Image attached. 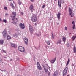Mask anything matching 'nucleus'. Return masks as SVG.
Masks as SVG:
<instances>
[{
  "label": "nucleus",
  "mask_w": 76,
  "mask_h": 76,
  "mask_svg": "<svg viewBox=\"0 0 76 76\" xmlns=\"http://www.w3.org/2000/svg\"><path fill=\"white\" fill-rule=\"evenodd\" d=\"M31 20L32 22H37V18L36 15L35 14L33 15L31 18Z\"/></svg>",
  "instance_id": "f257e3e1"
},
{
  "label": "nucleus",
  "mask_w": 76,
  "mask_h": 76,
  "mask_svg": "<svg viewBox=\"0 0 76 76\" xmlns=\"http://www.w3.org/2000/svg\"><path fill=\"white\" fill-rule=\"evenodd\" d=\"M69 70V68H68L67 67H66L64 69L63 72V76H66V73H67V70Z\"/></svg>",
  "instance_id": "f03ea898"
},
{
  "label": "nucleus",
  "mask_w": 76,
  "mask_h": 76,
  "mask_svg": "<svg viewBox=\"0 0 76 76\" xmlns=\"http://www.w3.org/2000/svg\"><path fill=\"white\" fill-rule=\"evenodd\" d=\"M58 5L59 7H61V3H64V0H58Z\"/></svg>",
  "instance_id": "7ed1b4c3"
},
{
  "label": "nucleus",
  "mask_w": 76,
  "mask_h": 76,
  "mask_svg": "<svg viewBox=\"0 0 76 76\" xmlns=\"http://www.w3.org/2000/svg\"><path fill=\"white\" fill-rule=\"evenodd\" d=\"M2 34L3 35V36L5 38L7 36V32L6 29H5L4 30V31L2 32Z\"/></svg>",
  "instance_id": "20e7f679"
},
{
  "label": "nucleus",
  "mask_w": 76,
  "mask_h": 76,
  "mask_svg": "<svg viewBox=\"0 0 76 76\" xmlns=\"http://www.w3.org/2000/svg\"><path fill=\"white\" fill-rule=\"evenodd\" d=\"M18 50L21 51V52H22L23 53L25 51V48H23V47L21 46H19L18 48Z\"/></svg>",
  "instance_id": "39448f33"
},
{
  "label": "nucleus",
  "mask_w": 76,
  "mask_h": 76,
  "mask_svg": "<svg viewBox=\"0 0 76 76\" xmlns=\"http://www.w3.org/2000/svg\"><path fill=\"white\" fill-rule=\"evenodd\" d=\"M29 31H30L31 33H32L34 32L33 27L31 25H29Z\"/></svg>",
  "instance_id": "423d86ee"
},
{
  "label": "nucleus",
  "mask_w": 76,
  "mask_h": 76,
  "mask_svg": "<svg viewBox=\"0 0 76 76\" xmlns=\"http://www.w3.org/2000/svg\"><path fill=\"white\" fill-rule=\"evenodd\" d=\"M19 26L21 28V29H24L25 27V24H22V23H20L19 24Z\"/></svg>",
  "instance_id": "0eeeda50"
},
{
  "label": "nucleus",
  "mask_w": 76,
  "mask_h": 76,
  "mask_svg": "<svg viewBox=\"0 0 76 76\" xmlns=\"http://www.w3.org/2000/svg\"><path fill=\"white\" fill-rule=\"evenodd\" d=\"M24 41L26 44L28 45V39L26 38H25L24 39Z\"/></svg>",
  "instance_id": "6e6552de"
},
{
  "label": "nucleus",
  "mask_w": 76,
  "mask_h": 76,
  "mask_svg": "<svg viewBox=\"0 0 76 76\" xmlns=\"http://www.w3.org/2000/svg\"><path fill=\"white\" fill-rule=\"evenodd\" d=\"M72 24H73V26L72 27V28L74 29H75V21H73L72 22Z\"/></svg>",
  "instance_id": "1a4fd4ad"
},
{
  "label": "nucleus",
  "mask_w": 76,
  "mask_h": 76,
  "mask_svg": "<svg viewBox=\"0 0 76 76\" xmlns=\"http://www.w3.org/2000/svg\"><path fill=\"white\" fill-rule=\"evenodd\" d=\"M29 9L30 10H32L33 9H34V5L33 4H31V5L30 6Z\"/></svg>",
  "instance_id": "9d476101"
},
{
  "label": "nucleus",
  "mask_w": 76,
  "mask_h": 76,
  "mask_svg": "<svg viewBox=\"0 0 76 76\" xmlns=\"http://www.w3.org/2000/svg\"><path fill=\"white\" fill-rule=\"evenodd\" d=\"M12 47H14V48H16L17 47V45L15 44H12L11 45Z\"/></svg>",
  "instance_id": "9b49d317"
},
{
  "label": "nucleus",
  "mask_w": 76,
  "mask_h": 76,
  "mask_svg": "<svg viewBox=\"0 0 76 76\" xmlns=\"http://www.w3.org/2000/svg\"><path fill=\"white\" fill-rule=\"evenodd\" d=\"M56 58L55 57V58L53 59V60H51L50 61L51 63H54V62H55V61H56Z\"/></svg>",
  "instance_id": "f8f14e48"
},
{
  "label": "nucleus",
  "mask_w": 76,
  "mask_h": 76,
  "mask_svg": "<svg viewBox=\"0 0 76 76\" xmlns=\"http://www.w3.org/2000/svg\"><path fill=\"white\" fill-rule=\"evenodd\" d=\"M69 13L73 12V10H72L70 7L69 8Z\"/></svg>",
  "instance_id": "ddd939ff"
},
{
  "label": "nucleus",
  "mask_w": 76,
  "mask_h": 76,
  "mask_svg": "<svg viewBox=\"0 0 76 76\" xmlns=\"http://www.w3.org/2000/svg\"><path fill=\"white\" fill-rule=\"evenodd\" d=\"M61 15V14L60 13H58L57 15V16L58 19L60 18V15Z\"/></svg>",
  "instance_id": "4468645a"
},
{
  "label": "nucleus",
  "mask_w": 76,
  "mask_h": 76,
  "mask_svg": "<svg viewBox=\"0 0 76 76\" xmlns=\"http://www.w3.org/2000/svg\"><path fill=\"white\" fill-rule=\"evenodd\" d=\"M61 44V40H59L57 41V44Z\"/></svg>",
  "instance_id": "2eb2a0df"
},
{
  "label": "nucleus",
  "mask_w": 76,
  "mask_h": 76,
  "mask_svg": "<svg viewBox=\"0 0 76 76\" xmlns=\"http://www.w3.org/2000/svg\"><path fill=\"white\" fill-rule=\"evenodd\" d=\"M69 15H70L71 17H73L74 16V14L73 12L69 13Z\"/></svg>",
  "instance_id": "dca6fc26"
},
{
  "label": "nucleus",
  "mask_w": 76,
  "mask_h": 76,
  "mask_svg": "<svg viewBox=\"0 0 76 76\" xmlns=\"http://www.w3.org/2000/svg\"><path fill=\"white\" fill-rule=\"evenodd\" d=\"M73 51L74 53H76V48L75 46H74L73 49Z\"/></svg>",
  "instance_id": "f3484780"
},
{
  "label": "nucleus",
  "mask_w": 76,
  "mask_h": 76,
  "mask_svg": "<svg viewBox=\"0 0 76 76\" xmlns=\"http://www.w3.org/2000/svg\"><path fill=\"white\" fill-rule=\"evenodd\" d=\"M55 75H56V76H57V75H58V71H56L55 73L54 74Z\"/></svg>",
  "instance_id": "a211bd4d"
},
{
  "label": "nucleus",
  "mask_w": 76,
  "mask_h": 76,
  "mask_svg": "<svg viewBox=\"0 0 76 76\" xmlns=\"http://www.w3.org/2000/svg\"><path fill=\"white\" fill-rule=\"evenodd\" d=\"M37 67L38 69H39V70H42V68H41V66H37Z\"/></svg>",
  "instance_id": "6ab92c4d"
},
{
  "label": "nucleus",
  "mask_w": 76,
  "mask_h": 76,
  "mask_svg": "<svg viewBox=\"0 0 76 76\" xmlns=\"http://www.w3.org/2000/svg\"><path fill=\"white\" fill-rule=\"evenodd\" d=\"M4 42V41L3 40H0V44L2 45Z\"/></svg>",
  "instance_id": "aec40b11"
},
{
  "label": "nucleus",
  "mask_w": 76,
  "mask_h": 76,
  "mask_svg": "<svg viewBox=\"0 0 76 76\" xmlns=\"http://www.w3.org/2000/svg\"><path fill=\"white\" fill-rule=\"evenodd\" d=\"M11 39V37H10L9 36H8L7 37V40H9V39Z\"/></svg>",
  "instance_id": "412c9836"
},
{
  "label": "nucleus",
  "mask_w": 76,
  "mask_h": 76,
  "mask_svg": "<svg viewBox=\"0 0 76 76\" xmlns=\"http://www.w3.org/2000/svg\"><path fill=\"white\" fill-rule=\"evenodd\" d=\"M62 39H63V41H64V42H65L66 41V37H63Z\"/></svg>",
  "instance_id": "4be33fe9"
},
{
  "label": "nucleus",
  "mask_w": 76,
  "mask_h": 76,
  "mask_svg": "<svg viewBox=\"0 0 76 76\" xmlns=\"http://www.w3.org/2000/svg\"><path fill=\"white\" fill-rule=\"evenodd\" d=\"M76 36H73L72 37V39L73 40V41H74L75 40V39H76Z\"/></svg>",
  "instance_id": "5701e85b"
},
{
  "label": "nucleus",
  "mask_w": 76,
  "mask_h": 76,
  "mask_svg": "<svg viewBox=\"0 0 76 76\" xmlns=\"http://www.w3.org/2000/svg\"><path fill=\"white\" fill-rule=\"evenodd\" d=\"M37 67H38V66H39L41 65H40V64H39V63L37 62Z\"/></svg>",
  "instance_id": "b1692460"
},
{
  "label": "nucleus",
  "mask_w": 76,
  "mask_h": 76,
  "mask_svg": "<svg viewBox=\"0 0 76 76\" xmlns=\"http://www.w3.org/2000/svg\"><path fill=\"white\" fill-rule=\"evenodd\" d=\"M46 43L48 45H50V42L49 41H47Z\"/></svg>",
  "instance_id": "393cba45"
},
{
  "label": "nucleus",
  "mask_w": 76,
  "mask_h": 76,
  "mask_svg": "<svg viewBox=\"0 0 76 76\" xmlns=\"http://www.w3.org/2000/svg\"><path fill=\"white\" fill-rule=\"evenodd\" d=\"M12 14L13 15H14V16H16V12H12Z\"/></svg>",
  "instance_id": "a878e982"
},
{
  "label": "nucleus",
  "mask_w": 76,
  "mask_h": 76,
  "mask_svg": "<svg viewBox=\"0 0 76 76\" xmlns=\"http://www.w3.org/2000/svg\"><path fill=\"white\" fill-rule=\"evenodd\" d=\"M18 4L19 5H21V4H22V2H20V1H18Z\"/></svg>",
  "instance_id": "bb28decb"
},
{
  "label": "nucleus",
  "mask_w": 76,
  "mask_h": 76,
  "mask_svg": "<svg viewBox=\"0 0 76 76\" xmlns=\"http://www.w3.org/2000/svg\"><path fill=\"white\" fill-rule=\"evenodd\" d=\"M11 6H12V7L13 9H14V8H15V7H14V6H13V4H12V3L11 4Z\"/></svg>",
  "instance_id": "cd10ccee"
},
{
  "label": "nucleus",
  "mask_w": 76,
  "mask_h": 76,
  "mask_svg": "<svg viewBox=\"0 0 76 76\" xmlns=\"http://www.w3.org/2000/svg\"><path fill=\"white\" fill-rule=\"evenodd\" d=\"M14 37H18V34H16V33L14 35Z\"/></svg>",
  "instance_id": "c85d7f7f"
},
{
  "label": "nucleus",
  "mask_w": 76,
  "mask_h": 76,
  "mask_svg": "<svg viewBox=\"0 0 76 76\" xmlns=\"http://www.w3.org/2000/svg\"><path fill=\"white\" fill-rule=\"evenodd\" d=\"M11 23H13V24H14V25H16L17 23L16 22H12Z\"/></svg>",
  "instance_id": "c756f323"
},
{
  "label": "nucleus",
  "mask_w": 76,
  "mask_h": 76,
  "mask_svg": "<svg viewBox=\"0 0 76 76\" xmlns=\"http://www.w3.org/2000/svg\"><path fill=\"white\" fill-rule=\"evenodd\" d=\"M69 43H67L66 44V47H69Z\"/></svg>",
  "instance_id": "7c9ffc66"
},
{
  "label": "nucleus",
  "mask_w": 76,
  "mask_h": 76,
  "mask_svg": "<svg viewBox=\"0 0 76 76\" xmlns=\"http://www.w3.org/2000/svg\"><path fill=\"white\" fill-rule=\"evenodd\" d=\"M52 38L53 39H54V34H53L52 35Z\"/></svg>",
  "instance_id": "2f4dec72"
},
{
  "label": "nucleus",
  "mask_w": 76,
  "mask_h": 76,
  "mask_svg": "<svg viewBox=\"0 0 76 76\" xmlns=\"http://www.w3.org/2000/svg\"><path fill=\"white\" fill-rule=\"evenodd\" d=\"M3 21L4 22H5V23H6V22H7V21H6V20L4 19L3 20Z\"/></svg>",
  "instance_id": "473e14b6"
},
{
  "label": "nucleus",
  "mask_w": 76,
  "mask_h": 76,
  "mask_svg": "<svg viewBox=\"0 0 76 76\" xmlns=\"http://www.w3.org/2000/svg\"><path fill=\"white\" fill-rule=\"evenodd\" d=\"M4 10H7V7H4Z\"/></svg>",
  "instance_id": "72a5a7b5"
},
{
  "label": "nucleus",
  "mask_w": 76,
  "mask_h": 76,
  "mask_svg": "<svg viewBox=\"0 0 76 76\" xmlns=\"http://www.w3.org/2000/svg\"><path fill=\"white\" fill-rule=\"evenodd\" d=\"M45 5H44L42 7V8H44L45 7Z\"/></svg>",
  "instance_id": "f704fd0d"
},
{
  "label": "nucleus",
  "mask_w": 76,
  "mask_h": 76,
  "mask_svg": "<svg viewBox=\"0 0 76 76\" xmlns=\"http://www.w3.org/2000/svg\"><path fill=\"white\" fill-rule=\"evenodd\" d=\"M69 64V62H67L66 64V66H67Z\"/></svg>",
  "instance_id": "c9c22d12"
},
{
  "label": "nucleus",
  "mask_w": 76,
  "mask_h": 76,
  "mask_svg": "<svg viewBox=\"0 0 76 76\" xmlns=\"http://www.w3.org/2000/svg\"><path fill=\"white\" fill-rule=\"evenodd\" d=\"M2 51L3 52V53H6V52H5V50H3Z\"/></svg>",
  "instance_id": "e433bc0d"
},
{
  "label": "nucleus",
  "mask_w": 76,
  "mask_h": 76,
  "mask_svg": "<svg viewBox=\"0 0 76 76\" xmlns=\"http://www.w3.org/2000/svg\"><path fill=\"white\" fill-rule=\"evenodd\" d=\"M67 62L70 63V59H68V61Z\"/></svg>",
  "instance_id": "4c0bfd02"
},
{
  "label": "nucleus",
  "mask_w": 76,
  "mask_h": 76,
  "mask_svg": "<svg viewBox=\"0 0 76 76\" xmlns=\"http://www.w3.org/2000/svg\"><path fill=\"white\" fill-rule=\"evenodd\" d=\"M31 1L32 2H34V0H31Z\"/></svg>",
  "instance_id": "58836bf2"
},
{
  "label": "nucleus",
  "mask_w": 76,
  "mask_h": 76,
  "mask_svg": "<svg viewBox=\"0 0 76 76\" xmlns=\"http://www.w3.org/2000/svg\"><path fill=\"white\" fill-rule=\"evenodd\" d=\"M65 30H67V28L66 27H65Z\"/></svg>",
  "instance_id": "ea45409f"
},
{
  "label": "nucleus",
  "mask_w": 76,
  "mask_h": 76,
  "mask_svg": "<svg viewBox=\"0 0 76 76\" xmlns=\"http://www.w3.org/2000/svg\"><path fill=\"white\" fill-rule=\"evenodd\" d=\"M2 21V20H1V19L0 18V22H1Z\"/></svg>",
  "instance_id": "a19ab883"
},
{
  "label": "nucleus",
  "mask_w": 76,
  "mask_h": 76,
  "mask_svg": "<svg viewBox=\"0 0 76 76\" xmlns=\"http://www.w3.org/2000/svg\"><path fill=\"white\" fill-rule=\"evenodd\" d=\"M21 14L22 15H23V12H21Z\"/></svg>",
  "instance_id": "79ce46f5"
},
{
  "label": "nucleus",
  "mask_w": 76,
  "mask_h": 76,
  "mask_svg": "<svg viewBox=\"0 0 76 76\" xmlns=\"http://www.w3.org/2000/svg\"><path fill=\"white\" fill-rule=\"evenodd\" d=\"M53 76H56V75L55 74H54L53 75Z\"/></svg>",
  "instance_id": "37998d69"
},
{
  "label": "nucleus",
  "mask_w": 76,
  "mask_h": 76,
  "mask_svg": "<svg viewBox=\"0 0 76 76\" xmlns=\"http://www.w3.org/2000/svg\"><path fill=\"white\" fill-rule=\"evenodd\" d=\"M2 61V59L1 58H0V61Z\"/></svg>",
  "instance_id": "c03bdc74"
},
{
  "label": "nucleus",
  "mask_w": 76,
  "mask_h": 76,
  "mask_svg": "<svg viewBox=\"0 0 76 76\" xmlns=\"http://www.w3.org/2000/svg\"><path fill=\"white\" fill-rule=\"evenodd\" d=\"M36 35H37V36H39V34H36Z\"/></svg>",
  "instance_id": "a18cd8bd"
},
{
  "label": "nucleus",
  "mask_w": 76,
  "mask_h": 76,
  "mask_svg": "<svg viewBox=\"0 0 76 76\" xmlns=\"http://www.w3.org/2000/svg\"><path fill=\"white\" fill-rule=\"evenodd\" d=\"M12 59H11L10 60V61H12Z\"/></svg>",
  "instance_id": "49530a36"
},
{
  "label": "nucleus",
  "mask_w": 76,
  "mask_h": 76,
  "mask_svg": "<svg viewBox=\"0 0 76 76\" xmlns=\"http://www.w3.org/2000/svg\"><path fill=\"white\" fill-rule=\"evenodd\" d=\"M6 15H8V14H6Z\"/></svg>",
  "instance_id": "de8ad7c7"
},
{
  "label": "nucleus",
  "mask_w": 76,
  "mask_h": 76,
  "mask_svg": "<svg viewBox=\"0 0 76 76\" xmlns=\"http://www.w3.org/2000/svg\"><path fill=\"white\" fill-rule=\"evenodd\" d=\"M17 76H21L20 75H18Z\"/></svg>",
  "instance_id": "09e8293b"
},
{
  "label": "nucleus",
  "mask_w": 76,
  "mask_h": 76,
  "mask_svg": "<svg viewBox=\"0 0 76 76\" xmlns=\"http://www.w3.org/2000/svg\"><path fill=\"white\" fill-rule=\"evenodd\" d=\"M13 18H15V17H16V16H13Z\"/></svg>",
  "instance_id": "8fccbe9b"
},
{
  "label": "nucleus",
  "mask_w": 76,
  "mask_h": 76,
  "mask_svg": "<svg viewBox=\"0 0 76 76\" xmlns=\"http://www.w3.org/2000/svg\"><path fill=\"white\" fill-rule=\"evenodd\" d=\"M45 72H46V73H47V71L45 70Z\"/></svg>",
  "instance_id": "3c124183"
},
{
  "label": "nucleus",
  "mask_w": 76,
  "mask_h": 76,
  "mask_svg": "<svg viewBox=\"0 0 76 76\" xmlns=\"http://www.w3.org/2000/svg\"><path fill=\"white\" fill-rule=\"evenodd\" d=\"M7 58L6 57H4V58Z\"/></svg>",
  "instance_id": "603ef678"
},
{
  "label": "nucleus",
  "mask_w": 76,
  "mask_h": 76,
  "mask_svg": "<svg viewBox=\"0 0 76 76\" xmlns=\"http://www.w3.org/2000/svg\"><path fill=\"white\" fill-rule=\"evenodd\" d=\"M9 1H12V0H9Z\"/></svg>",
  "instance_id": "864d4df0"
},
{
  "label": "nucleus",
  "mask_w": 76,
  "mask_h": 76,
  "mask_svg": "<svg viewBox=\"0 0 76 76\" xmlns=\"http://www.w3.org/2000/svg\"><path fill=\"white\" fill-rule=\"evenodd\" d=\"M71 34V33H69V35H70Z\"/></svg>",
  "instance_id": "5fc2aeb1"
},
{
  "label": "nucleus",
  "mask_w": 76,
  "mask_h": 76,
  "mask_svg": "<svg viewBox=\"0 0 76 76\" xmlns=\"http://www.w3.org/2000/svg\"><path fill=\"white\" fill-rule=\"evenodd\" d=\"M13 20H14V19H12Z\"/></svg>",
  "instance_id": "6e6d98bb"
},
{
  "label": "nucleus",
  "mask_w": 76,
  "mask_h": 76,
  "mask_svg": "<svg viewBox=\"0 0 76 76\" xmlns=\"http://www.w3.org/2000/svg\"><path fill=\"white\" fill-rule=\"evenodd\" d=\"M55 1H57V0H54Z\"/></svg>",
  "instance_id": "4d7b16f0"
},
{
  "label": "nucleus",
  "mask_w": 76,
  "mask_h": 76,
  "mask_svg": "<svg viewBox=\"0 0 76 76\" xmlns=\"http://www.w3.org/2000/svg\"><path fill=\"white\" fill-rule=\"evenodd\" d=\"M16 20H18V18H16Z\"/></svg>",
  "instance_id": "13d9d810"
},
{
  "label": "nucleus",
  "mask_w": 76,
  "mask_h": 76,
  "mask_svg": "<svg viewBox=\"0 0 76 76\" xmlns=\"http://www.w3.org/2000/svg\"><path fill=\"white\" fill-rule=\"evenodd\" d=\"M59 23H58V25H59Z\"/></svg>",
  "instance_id": "bf43d9fd"
},
{
  "label": "nucleus",
  "mask_w": 76,
  "mask_h": 76,
  "mask_svg": "<svg viewBox=\"0 0 76 76\" xmlns=\"http://www.w3.org/2000/svg\"><path fill=\"white\" fill-rule=\"evenodd\" d=\"M32 12H33V11H31Z\"/></svg>",
  "instance_id": "052dcab7"
},
{
  "label": "nucleus",
  "mask_w": 76,
  "mask_h": 76,
  "mask_svg": "<svg viewBox=\"0 0 76 76\" xmlns=\"http://www.w3.org/2000/svg\"><path fill=\"white\" fill-rule=\"evenodd\" d=\"M67 76H69V75H67Z\"/></svg>",
  "instance_id": "680f3d73"
}]
</instances>
